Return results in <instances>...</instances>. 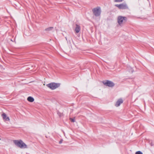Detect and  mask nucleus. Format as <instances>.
I'll use <instances>...</instances> for the list:
<instances>
[{
  "label": "nucleus",
  "mask_w": 154,
  "mask_h": 154,
  "mask_svg": "<svg viewBox=\"0 0 154 154\" xmlns=\"http://www.w3.org/2000/svg\"><path fill=\"white\" fill-rule=\"evenodd\" d=\"M13 142L18 147L21 149L27 148V146L21 140H14Z\"/></svg>",
  "instance_id": "nucleus-1"
},
{
  "label": "nucleus",
  "mask_w": 154,
  "mask_h": 154,
  "mask_svg": "<svg viewBox=\"0 0 154 154\" xmlns=\"http://www.w3.org/2000/svg\"><path fill=\"white\" fill-rule=\"evenodd\" d=\"M92 11L94 14L95 16H100L101 13V8L100 7H98L94 8Z\"/></svg>",
  "instance_id": "nucleus-2"
},
{
  "label": "nucleus",
  "mask_w": 154,
  "mask_h": 154,
  "mask_svg": "<svg viewBox=\"0 0 154 154\" xmlns=\"http://www.w3.org/2000/svg\"><path fill=\"white\" fill-rule=\"evenodd\" d=\"M60 85V84L59 83H51L48 84L47 85V86L51 89L52 90H54L56 88H58Z\"/></svg>",
  "instance_id": "nucleus-3"
},
{
  "label": "nucleus",
  "mask_w": 154,
  "mask_h": 154,
  "mask_svg": "<svg viewBox=\"0 0 154 154\" xmlns=\"http://www.w3.org/2000/svg\"><path fill=\"white\" fill-rule=\"evenodd\" d=\"M127 18L125 17L119 16L118 17V22L120 25H122L126 21Z\"/></svg>",
  "instance_id": "nucleus-4"
},
{
  "label": "nucleus",
  "mask_w": 154,
  "mask_h": 154,
  "mask_svg": "<svg viewBox=\"0 0 154 154\" xmlns=\"http://www.w3.org/2000/svg\"><path fill=\"white\" fill-rule=\"evenodd\" d=\"M115 5L119 9H128V6L125 3H123L120 4H116Z\"/></svg>",
  "instance_id": "nucleus-5"
},
{
  "label": "nucleus",
  "mask_w": 154,
  "mask_h": 154,
  "mask_svg": "<svg viewBox=\"0 0 154 154\" xmlns=\"http://www.w3.org/2000/svg\"><path fill=\"white\" fill-rule=\"evenodd\" d=\"M103 84L104 85L110 87H112L115 85L112 82L109 81H107L106 82H104Z\"/></svg>",
  "instance_id": "nucleus-6"
},
{
  "label": "nucleus",
  "mask_w": 154,
  "mask_h": 154,
  "mask_svg": "<svg viewBox=\"0 0 154 154\" xmlns=\"http://www.w3.org/2000/svg\"><path fill=\"white\" fill-rule=\"evenodd\" d=\"M123 102V100L121 99H120L118 100V101L116 102L115 106L116 107H118Z\"/></svg>",
  "instance_id": "nucleus-7"
},
{
  "label": "nucleus",
  "mask_w": 154,
  "mask_h": 154,
  "mask_svg": "<svg viewBox=\"0 0 154 154\" xmlns=\"http://www.w3.org/2000/svg\"><path fill=\"white\" fill-rule=\"evenodd\" d=\"M2 116L3 118V119L5 120L6 121H9V120L10 119L9 117L7 116L6 114L5 113H3L2 114Z\"/></svg>",
  "instance_id": "nucleus-8"
},
{
  "label": "nucleus",
  "mask_w": 154,
  "mask_h": 154,
  "mask_svg": "<svg viewBox=\"0 0 154 154\" xmlns=\"http://www.w3.org/2000/svg\"><path fill=\"white\" fill-rule=\"evenodd\" d=\"M76 27L75 29V31L76 33H79L80 30V26L77 24L76 25Z\"/></svg>",
  "instance_id": "nucleus-9"
},
{
  "label": "nucleus",
  "mask_w": 154,
  "mask_h": 154,
  "mask_svg": "<svg viewBox=\"0 0 154 154\" xmlns=\"http://www.w3.org/2000/svg\"><path fill=\"white\" fill-rule=\"evenodd\" d=\"M27 100L31 102H33L34 101V99L31 97H28Z\"/></svg>",
  "instance_id": "nucleus-10"
},
{
  "label": "nucleus",
  "mask_w": 154,
  "mask_h": 154,
  "mask_svg": "<svg viewBox=\"0 0 154 154\" xmlns=\"http://www.w3.org/2000/svg\"><path fill=\"white\" fill-rule=\"evenodd\" d=\"M53 28V27H51L45 29V30L48 31H49L50 30H51Z\"/></svg>",
  "instance_id": "nucleus-11"
},
{
  "label": "nucleus",
  "mask_w": 154,
  "mask_h": 154,
  "mask_svg": "<svg viewBox=\"0 0 154 154\" xmlns=\"http://www.w3.org/2000/svg\"><path fill=\"white\" fill-rule=\"evenodd\" d=\"M128 70H129V72H133V70L132 69V68L129 67L128 68Z\"/></svg>",
  "instance_id": "nucleus-12"
},
{
  "label": "nucleus",
  "mask_w": 154,
  "mask_h": 154,
  "mask_svg": "<svg viewBox=\"0 0 154 154\" xmlns=\"http://www.w3.org/2000/svg\"><path fill=\"white\" fill-rule=\"evenodd\" d=\"M135 154H143V153L140 151H138L136 152Z\"/></svg>",
  "instance_id": "nucleus-13"
},
{
  "label": "nucleus",
  "mask_w": 154,
  "mask_h": 154,
  "mask_svg": "<svg viewBox=\"0 0 154 154\" xmlns=\"http://www.w3.org/2000/svg\"><path fill=\"white\" fill-rule=\"evenodd\" d=\"M124 1V0H115V2H121Z\"/></svg>",
  "instance_id": "nucleus-14"
},
{
  "label": "nucleus",
  "mask_w": 154,
  "mask_h": 154,
  "mask_svg": "<svg viewBox=\"0 0 154 154\" xmlns=\"http://www.w3.org/2000/svg\"><path fill=\"white\" fill-rule=\"evenodd\" d=\"M70 120L72 122H75V120L74 119L70 118Z\"/></svg>",
  "instance_id": "nucleus-15"
},
{
  "label": "nucleus",
  "mask_w": 154,
  "mask_h": 154,
  "mask_svg": "<svg viewBox=\"0 0 154 154\" xmlns=\"http://www.w3.org/2000/svg\"><path fill=\"white\" fill-rule=\"evenodd\" d=\"M59 115V116L60 117L62 116V114H61L60 112H58L57 113Z\"/></svg>",
  "instance_id": "nucleus-16"
},
{
  "label": "nucleus",
  "mask_w": 154,
  "mask_h": 154,
  "mask_svg": "<svg viewBox=\"0 0 154 154\" xmlns=\"http://www.w3.org/2000/svg\"><path fill=\"white\" fill-rule=\"evenodd\" d=\"M62 141H63V140H61L60 141V142H59L60 143H62Z\"/></svg>",
  "instance_id": "nucleus-17"
},
{
  "label": "nucleus",
  "mask_w": 154,
  "mask_h": 154,
  "mask_svg": "<svg viewBox=\"0 0 154 154\" xmlns=\"http://www.w3.org/2000/svg\"><path fill=\"white\" fill-rule=\"evenodd\" d=\"M66 39L67 40V38L66 37Z\"/></svg>",
  "instance_id": "nucleus-18"
}]
</instances>
